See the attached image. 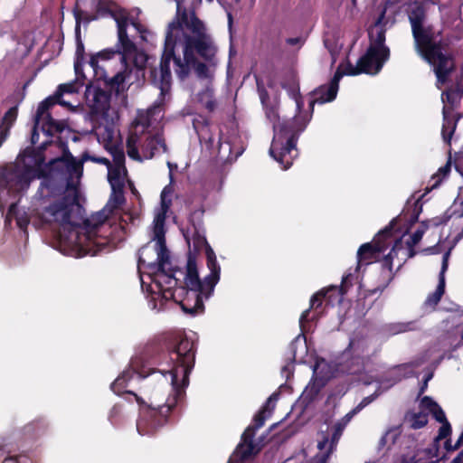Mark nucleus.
<instances>
[{"mask_svg":"<svg viewBox=\"0 0 463 463\" xmlns=\"http://www.w3.org/2000/svg\"><path fill=\"white\" fill-rule=\"evenodd\" d=\"M50 176L41 182L34 196V211L47 223H57L60 240L77 257L96 255L115 249L122 240L120 232H109L103 224L109 214L123 202V190L112 189L104 209L89 221L91 228H78L80 205L78 203V184L83 173V162L65 153L50 161Z\"/></svg>","mask_w":463,"mask_h":463,"instance_id":"f257e3e1","label":"nucleus"},{"mask_svg":"<svg viewBox=\"0 0 463 463\" xmlns=\"http://www.w3.org/2000/svg\"><path fill=\"white\" fill-rule=\"evenodd\" d=\"M208 269L210 273L202 281L199 279L195 260L188 258L186 269H173L171 273H158L154 285L150 286L149 306L159 311L165 303L173 299L179 303L183 311L195 316L203 313V296L209 298L220 280L221 267L213 250H208Z\"/></svg>","mask_w":463,"mask_h":463,"instance_id":"f03ea898","label":"nucleus"},{"mask_svg":"<svg viewBox=\"0 0 463 463\" xmlns=\"http://www.w3.org/2000/svg\"><path fill=\"white\" fill-rule=\"evenodd\" d=\"M170 373L171 371L159 373L154 377L157 386L151 391L150 404L140 409V417L137 422V430L140 435H150L163 424L162 418L175 405L187 386L184 385L181 377L173 384Z\"/></svg>","mask_w":463,"mask_h":463,"instance_id":"7ed1b4c3","label":"nucleus"},{"mask_svg":"<svg viewBox=\"0 0 463 463\" xmlns=\"http://www.w3.org/2000/svg\"><path fill=\"white\" fill-rule=\"evenodd\" d=\"M44 160L41 150L27 148L14 165L4 167L0 172V203H7L8 196L24 192L33 179L43 175Z\"/></svg>","mask_w":463,"mask_h":463,"instance_id":"20e7f679","label":"nucleus"},{"mask_svg":"<svg viewBox=\"0 0 463 463\" xmlns=\"http://www.w3.org/2000/svg\"><path fill=\"white\" fill-rule=\"evenodd\" d=\"M409 20L417 50L433 66L438 81L445 83L454 69L452 58L443 53L442 42L434 41L431 31L423 27L424 12L420 7L411 12Z\"/></svg>","mask_w":463,"mask_h":463,"instance_id":"39448f33","label":"nucleus"},{"mask_svg":"<svg viewBox=\"0 0 463 463\" xmlns=\"http://www.w3.org/2000/svg\"><path fill=\"white\" fill-rule=\"evenodd\" d=\"M185 26L193 36H199L202 33H207L204 24L197 17L194 12H192L188 15L184 9L180 17L169 23L165 33V48L160 60L159 71L156 68H151L150 77L152 81L159 85L161 88V93L165 95L171 89L172 84V74L170 70V63L172 59L175 58V40L173 35L174 31H178Z\"/></svg>","mask_w":463,"mask_h":463,"instance_id":"423d86ee","label":"nucleus"},{"mask_svg":"<svg viewBox=\"0 0 463 463\" xmlns=\"http://www.w3.org/2000/svg\"><path fill=\"white\" fill-rule=\"evenodd\" d=\"M165 225L162 217H157L156 223L153 222L152 241L142 247L138 255V270L140 272L141 287L150 293V286L155 284L158 273H167L170 269L169 252L165 242Z\"/></svg>","mask_w":463,"mask_h":463,"instance_id":"0eeeda50","label":"nucleus"},{"mask_svg":"<svg viewBox=\"0 0 463 463\" xmlns=\"http://www.w3.org/2000/svg\"><path fill=\"white\" fill-rule=\"evenodd\" d=\"M307 124V118H276L269 155L283 169H288L298 156L296 141Z\"/></svg>","mask_w":463,"mask_h":463,"instance_id":"6e6552de","label":"nucleus"},{"mask_svg":"<svg viewBox=\"0 0 463 463\" xmlns=\"http://www.w3.org/2000/svg\"><path fill=\"white\" fill-rule=\"evenodd\" d=\"M149 118H136L132 123L130 135L127 141V151L129 157L142 161L143 159H150L156 154L166 151V146L160 134H147L142 144V155L138 153L137 146L142 141V135L149 127Z\"/></svg>","mask_w":463,"mask_h":463,"instance_id":"1a4fd4ad","label":"nucleus"},{"mask_svg":"<svg viewBox=\"0 0 463 463\" xmlns=\"http://www.w3.org/2000/svg\"><path fill=\"white\" fill-rule=\"evenodd\" d=\"M176 354V363L173 370H171L170 378L173 384L177 383L181 377L184 385H188V376L194 364V341L187 335L179 337L178 343L175 347Z\"/></svg>","mask_w":463,"mask_h":463,"instance_id":"9d476101","label":"nucleus"},{"mask_svg":"<svg viewBox=\"0 0 463 463\" xmlns=\"http://www.w3.org/2000/svg\"><path fill=\"white\" fill-rule=\"evenodd\" d=\"M439 222L435 220L424 222L420 226L413 232L410 239L406 241V245H403L402 239H392L394 244L390 253L386 256L385 261L389 265V269H392V262L394 259H398V266H401L406 260L412 258L415 255L413 248L420 242L424 232L430 226L437 227Z\"/></svg>","mask_w":463,"mask_h":463,"instance_id":"9b49d317","label":"nucleus"},{"mask_svg":"<svg viewBox=\"0 0 463 463\" xmlns=\"http://www.w3.org/2000/svg\"><path fill=\"white\" fill-rule=\"evenodd\" d=\"M136 51V44L129 39L128 32H126L125 22L120 21L118 22L117 44L114 47L106 48L97 53L91 54L89 63L90 67H95L99 60L109 61L117 54L120 55V60L125 62L126 57L134 54Z\"/></svg>","mask_w":463,"mask_h":463,"instance_id":"f8f14e48","label":"nucleus"},{"mask_svg":"<svg viewBox=\"0 0 463 463\" xmlns=\"http://www.w3.org/2000/svg\"><path fill=\"white\" fill-rule=\"evenodd\" d=\"M279 399V394L273 393L268 399L263 409L254 418V426H250L242 434V441L237 448V454L240 455L241 459H245L251 455L258 452V449L253 445L252 439L254 436L255 430L261 428L265 422V420L270 416L274 404Z\"/></svg>","mask_w":463,"mask_h":463,"instance_id":"ddd939ff","label":"nucleus"},{"mask_svg":"<svg viewBox=\"0 0 463 463\" xmlns=\"http://www.w3.org/2000/svg\"><path fill=\"white\" fill-rule=\"evenodd\" d=\"M217 48L210 34L202 33L199 36L184 35V60L195 61V54L208 62H213Z\"/></svg>","mask_w":463,"mask_h":463,"instance_id":"4468645a","label":"nucleus"},{"mask_svg":"<svg viewBox=\"0 0 463 463\" xmlns=\"http://www.w3.org/2000/svg\"><path fill=\"white\" fill-rule=\"evenodd\" d=\"M389 58L390 55L385 57L383 52L369 46L365 53L358 59L355 66L350 62L347 64L345 73L350 76H356L362 73L377 74Z\"/></svg>","mask_w":463,"mask_h":463,"instance_id":"2eb2a0df","label":"nucleus"},{"mask_svg":"<svg viewBox=\"0 0 463 463\" xmlns=\"http://www.w3.org/2000/svg\"><path fill=\"white\" fill-rule=\"evenodd\" d=\"M395 222V220H392L388 227L375 236L373 242L364 243L359 248L357 251L358 269L363 265H368L376 260L378 254L384 251L387 245L392 242L391 236Z\"/></svg>","mask_w":463,"mask_h":463,"instance_id":"dca6fc26","label":"nucleus"},{"mask_svg":"<svg viewBox=\"0 0 463 463\" xmlns=\"http://www.w3.org/2000/svg\"><path fill=\"white\" fill-rule=\"evenodd\" d=\"M335 366L325 359H317L313 367V378L302 393L304 400L312 401L326 383L335 376Z\"/></svg>","mask_w":463,"mask_h":463,"instance_id":"f3484780","label":"nucleus"},{"mask_svg":"<svg viewBox=\"0 0 463 463\" xmlns=\"http://www.w3.org/2000/svg\"><path fill=\"white\" fill-rule=\"evenodd\" d=\"M63 129V125L53 118H34L31 140L33 144L39 143V148L45 147L51 143L52 137Z\"/></svg>","mask_w":463,"mask_h":463,"instance_id":"a211bd4d","label":"nucleus"},{"mask_svg":"<svg viewBox=\"0 0 463 463\" xmlns=\"http://www.w3.org/2000/svg\"><path fill=\"white\" fill-rule=\"evenodd\" d=\"M106 148L113 156V165L109 167V182L111 189L123 190L127 181V169L125 167V155L115 145L105 144Z\"/></svg>","mask_w":463,"mask_h":463,"instance_id":"6ab92c4d","label":"nucleus"},{"mask_svg":"<svg viewBox=\"0 0 463 463\" xmlns=\"http://www.w3.org/2000/svg\"><path fill=\"white\" fill-rule=\"evenodd\" d=\"M87 100L91 101L90 112L88 116H109L110 109L111 93L99 87L88 84L85 90Z\"/></svg>","mask_w":463,"mask_h":463,"instance_id":"aec40b11","label":"nucleus"},{"mask_svg":"<svg viewBox=\"0 0 463 463\" xmlns=\"http://www.w3.org/2000/svg\"><path fill=\"white\" fill-rule=\"evenodd\" d=\"M421 406L423 409L428 410L437 421L441 423L438 435L434 439V442L439 443V440L449 438L452 430L451 426L439 404L431 398L425 396L421 399Z\"/></svg>","mask_w":463,"mask_h":463,"instance_id":"412c9836","label":"nucleus"},{"mask_svg":"<svg viewBox=\"0 0 463 463\" xmlns=\"http://www.w3.org/2000/svg\"><path fill=\"white\" fill-rule=\"evenodd\" d=\"M172 61H174L175 65L177 67L176 73L182 78L188 74L189 66L193 67L199 78L206 79L209 77V68L205 63L198 61L196 57L195 61H189L184 60L183 61L180 57L175 55V58L172 59Z\"/></svg>","mask_w":463,"mask_h":463,"instance_id":"4be33fe9","label":"nucleus"},{"mask_svg":"<svg viewBox=\"0 0 463 463\" xmlns=\"http://www.w3.org/2000/svg\"><path fill=\"white\" fill-rule=\"evenodd\" d=\"M463 98V87L458 84L455 88L449 89L447 91L442 93V101L444 103L443 106V116H463L461 112H456L452 114L458 103Z\"/></svg>","mask_w":463,"mask_h":463,"instance_id":"5701e85b","label":"nucleus"},{"mask_svg":"<svg viewBox=\"0 0 463 463\" xmlns=\"http://www.w3.org/2000/svg\"><path fill=\"white\" fill-rule=\"evenodd\" d=\"M450 254V250L447 251L442 258V265H441V270L439 273V284L437 286V288L435 291L428 296L426 298L424 305L427 308L434 309L436 305L439 302L442 295L445 291V272L448 269V262H449V257Z\"/></svg>","mask_w":463,"mask_h":463,"instance_id":"b1692460","label":"nucleus"},{"mask_svg":"<svg viewBox=\"0 0 463 463\" xmlns=\"http://www.w3.org/2000/svg\"><path fill=\"white\" fill-rule=\"evenodd\" d=\"M56 105L65 108L70 112H75L77 108V105H72L70 101L57 97L54 92L40 102L34 116H52L51 110Z\"/></svg>","mask_w":463,"mask_h":463,"instance_id":"393cba45","label":"nucleus"},{"mask_svg":"<svg viewBox=\"0 0 463 463\" xmlns=\"http://www.w3.org/2000/svg\"><path fill=\"white\" fill-rule=\"evenodd\" d=\"M439 445L433 444L425 449L417 451V453L410 458H402L398 463H439Z\"/></svg>","mask_w":463,"mask_h":463,"instance_id":"a878e982","label":"nucleus"},{"mask_svg":"<svg viewBox=\"0 0 463 463\" xmlns=\"http://www.w3.org/2000/svg\"><path fill=\"white\" fill-rule=\"evenodd\" d=\"M329 89V85H321L312 92L309 93L308 96V108L306 110L307 113L310 115L314 112V106L316 104L323 105L326 102H331L334 99H329V96L327 94V90Z\"/></svg>","mask_w":463,"mask_h":463,"instance_id":"bb28decb","label":"nucleus"},{"mask_svg":"<svg viewBox=\"0 0 463 463\" xmlns=\"http://www.w3.org/2000/svg\"><path fill=\"white\" fill-rule=\"evenodd\" d=\"M75 18V38H76V60L82 61L84 58L85 48L81 40L80 24L83 15V10L75 6L72 10Z\"/></svg>","mask_w":463,"mask_h":463,"instance_id":"cd10ccee","label":"nucleus"},{"mask_svg":"<svg viewBox=\"0 0 463 463\" xmlns=\"http://www.w3.org/2000/svg\"><path fill=\"white\" fill-rule=\"evenodd\" d=\"M96 15L99 16H104V15H109L111 16L117 23V26L118 27V22L124 21L126 24V29L128 25V17L126 15V14L122 11H114L110 8V6L101 1H99L96 6Z\"/></svg>","mask_w":463,"mask_h":463,"instance_id":"c85d7f7f","label":"nucleus"},{"mask_svg":"<svg viewBox=\"0 0 463 463\" xmlns=\"http://www.w3.org/2000/svg\"><path fill=\"white\" fill-rule=\"evenodd\" d=\"M370 45L375 49L383 52L384 56L390 55V49L385 45L386 40V29L383 25H381L373 35V32H369Z\"/></svg>","mask_w":463,"mask_h":463,"instance_id":"c756f323","label":"nucleus"},{"mask_svg":"<svg viewBox=\"0 0 463 463\" xmlns=\"http://www.w3.org/2000/svg\"><path fill=\"white\" fill-rule=\"evenodd\" d=\"M173 195V188L170 185L165 186L161 193V207L158 209L154 217V222L156 223L157 217H162V225H165L166 212L170 207Z\"/></svg>","mask_w":463,"mask_h":463,"instance_id":"7c9ffc66","label":"nucleus"},{"mask_svg":"<svg viewBox=\"0 0 463 463\" xmlns=\"http://www.w3.org/2000/svg\"><path fill=\"white\" fill-rule=\"evenodd\" d=\"M151 58L146 55V53H141V54H138L137 55L135 58H134V65L135 67L137 68V70L138 71H144L146 69L147 70V73H148V81L154 85L155 87L158 88L160 90H161V88L159 85H156L155 84L153 81H152V79L150 77V70L151 68H156L157 71H159V69H160V65L158 67L156 66H154L152 65L150 62H149V60ZM170 91V90H168ZM169 92L165 93V95H163L161 92H160V95L165 98V95H167Z\"/></svg>","mask_w":463,"mask_h":463,"instance_id":"2f4dec72","label":"nucleus"},{"mask_svg":"<svg viewBox=\"0 0 463 463\" xmlns=\"http://www.w3.org/2000/svg\"><path fill=\"white\" fill-rule=\"evenodd\" d=\"M354 414L352 411H349L345 414L340 420H338L334 426V433L332 436V439L329 445L330 450H333L336 443L338 442L343 430L346 427V425L350 422Z\"/></svg>","mask_w":463,"mask_h":463,"instance_id":"473e14b6","label":"nucleus"},{"mask_svg":"<svg viewBox=\"0 0 463 463\" xmlns=\"http://www.w3.org/2000/svg\"><path fill=\"white\" fill-rule=\"evenodd\" d=\"M258 91L260 95V101L265 109L266 116H279L278 105L273 103L269 105L270 102L269 95L268 91L264 89V87H260L258 83Z\"/></svg>","mask_w":463,"mask_h":463,"instance_id":"72a5a7b5","label":"nucleus"},{"mask_svg":"<svg viewBox=\"0 0 463 463\" xmlns=\"http://www.w3.org/2000/svg\"><path fill=\"white\" fill-rule=\"evenodd\" d=\"M427 412L430 411L423 409L420 405V411L407 414L406 419L410 422L411 427L413 429H420L425 426L428 422Z\"/></svg>","mask_w":463,"mask_h":463,"instance_id":"f704fd0d","label":"nucleus"},{"mask_svg":"<svg viewBox=\"0 0 463 463\" xmlns=\"http://www.w3.org/2000/svg\"><path fill=\"white\" fill-rule=\"evenodd\" d=\"M7 218H9V219L14 218L16 221L17 226L21 230H25L29 223V219H28L26 213L24 212H23V213L18 212L16 209V203L14 202H11L9 204Z\"/></svg>","mask_w":463,"mask_h":463,"instance_id":"c9c22d12","label":"nucleus"},{"mask_svg":"<svg viewBox=\"0 0 463 463\" xmlns=\"http://www.w3.org/2000/svg\"><path fill=\"white\" fill-rule=\"evenodd\" d=\"M458 118H443L441 135L446 144H450L457 128Z\"/></svg>","mask_w":463,"mask_h":463,"instance_id":"e433bc0d","label":"nucleus"},{"mask_svg":"<svg viewBox=\"0 0 463 463\" xmlns=\"http://www.w3.org/2000/svg\"><path fill=\"white\" fill-rule=\"evenodd\" d=\"M126 80V75L124 71H118L114 76L109 77L108 80L104 82V87L109 89L108 91H115L117 94L119 93L120 87Z\"/></svg>","mask_w":463,"mask_h":463,"instance_id":"4c0bfd02","label":"nucleus"},{"mask_svg":"<svg viewBox=\"0 0 463 463\" xmlns=\"http://www.w3.org/2000/svg\"><path fill=\"white\" fill-rule=\"evenodd\" d=\"M80 83H79V80H74L71 82L62 83L60 84L55 93L57 94V97H60L61 99H63L64 94H75L78 93L80 89L82 87Z\"/></svg>","mask_w":463,"mask_h":463,"instance_id":"58836bf2","label":"nucleus"},{"mask_svg":"<svg viewBox=\"0 0 463 463\" xmlns=\"http://www.w3.org/2000/svg\"><path fill=\"white\" fill-rule=\"evenodd\" d=\"M208 120L207 118H194L193 126L199 138H206L208 136Z\"/></svg>","mask_w":463,"mask_h":463,"instance_id":"ea45409f","label":"nucleus"},{"mask_svg":"<svg viewBox=\"0 0 463 463\" xmlns=\"http://www.w3.org/2000/svg\"><path fill=\"white\" fill-rule=\"evenodd\" d=\"M131 378V373L128 371L124 372L120 376H118L111 384V390L117 393L120 394L123 392V388L127 385L128 381Z\"/></svg>","mask_w":463,"mask_h":463,"instance_id":"a19ab883","label":"nucleus"},{"mask_svg":"<svg viewBox=\"0 0 463 463\" xmlns=\"http://www.w3.org/2000/svg\"><path fill=\"white\" fill-rule=\"evenodd\" d=\"M328 443V440L326 439H324L323 440L319 441L317 444V449L320 450L321 453L317 454L311 461V463H326L330 453L333 450H330V448L326 451L323 452V450L326 448Z\"/></svg>","mask_w":463,"mask_h":463,"instance_id":"79ce46f5","label":"nucleus"},{"mask_svg":"<svg viewBox=\"0 0 463 463\" xmlns=\"http://www.w3.org/2000/svg\"><path fill=\"white\" fill-rule=\"evenodd\" d=\"M342 76H343V73L340 72L339 71H336V72L335 73V75L331 79V80H330V82L328 84L329 85V89L326 90L327 94L329 96V99H335V97L337 95V91H338L339 80L342 78Z\"/></svg>","mask_w":463,"mask_h":463,"instance_id":"37998d69","label":"nucleus"},{"mask_svg":"<svg viewBox=\"0 0 463 463\" xmlns=\"http://www.w3.org/2000/svg\"><path fill=\"white\" fill-rule=\"evenodd\" d=\"M192 243L196 250L205 248L206 258L208 259V250L210 249L213 250V249L208 245L207 241L203 235L199 233L194 234L192 238Z\"/></svg>","mask_w":463,"mask_h":463,"instance_id":"c03bdc74","label":"nucleus"},{"mask_svg":"<svg viewBox=\"0 0 463 463\" xmlns=\"http://www.w3.org/2000/svg\"><path fill=\"white\" fill-rule=\"evenodd\" d=\"M411 366V364H404V365H401V366H398L397 368L393 369L391 372V374L392 376H397V379L395 381L392 382L391 383L385 385L384 390L390 388L396 381L401 380L402 377L408 376L411 373V372H407L406 370L408 368H410Z\"/></svg>","mask_w":463,"mask_h":463,"instance_id":"a18cd8bd","label":"nucleus"},{"mask_svg":"<svg viewBox=\"0 0 463 463\" xmlns=\"http://www.w3.org/2000/svg\"><path fill=\"white\" fill-rule=\"evenodd\" d=\"M390 328L392 334H400L413 330L415 328V325L413 322L395 323L391 325Z\"/></svg>","mask_w":463,"mask_h":463,"instance_id":"49530a36","label":"nucleus"},{"mask_svg":"<svg viewBox=\"0 0 463 463\" xmlns=\"http://www.w3.org/2000/svg\"><path fill=\"white\" fill-rule=\"evenodd\" d=\"M449 171V165H445L439 169L437 174H435L431 177V181L433 182L431 184V189L436 188L439 184V183L442 181V179L448 175Z\"/></svg>","mask_w":463,"mask_h":463,"instance_id":"de8ad7c7","label":"nucleus"},{"mask_svg":"<svg viewBox=\"0 0 463 463\" xmlns=\"http://www.w3.org/2000/svg\"><path fill=\"white\" fill-rule=\"evenodd\" d=\"M366 347V342L364 340L352 339L349 344L350 350L356 354H363Z\"/></svg>","mask_w":463,"mask_h":463,"instance_id":"09e8293b","label":"nucleus"},{"mask_svg":"<svg viewBox=\"0 0 463 463\" xmlns=\"http://www.w3.org/2000/svg\"><path fill=\"white\" fill-rule=\"evenodd\" d=\"M74 71H75V74H76V79L75 80H79V83H80L81 85H84L85 84V80H86V76L83 72V64H82V61H80V60H76L75 62H74Z\"/></svg>","mask_w":463,"mask_h":463,"instance_id":"8fccbe9b","label":"nucleus"},{"mask_svg":"<svg viewBox=\"0 0 463 463\" xmlns=\"http://www.w3.org/2000/svg\"><path fill=\"white\" fill-rule=\"evenodd\" d=\"M379 395L378 392H375L373 395H369L367 397H364L361 402L351 411L355 415L359 411H361L364 407H366L368 404H370L377 396Z\"/></svg>","mask_w":463,"mask_h":463,"instance_id":"3c124183","label":"nucleus"},{"mask_svg":"<svg viewBox=\"0 0 463 463\" xmlns=\"http://www.w3.org/2000/svg\"><path fill=\"white\" fill-rule=\"evenodd\" d=\"M463 445V432L458 439L457 442L452 445L450 438L446 439V441L444 442V448L447 451H454L459 449Z\"/></svg>","mask_w":463,"mask_h":463,"instance_id":"603ef678","label":"nucleus"},{"mask_svg":"<svg viewBox=\"0 0 463 463\" xmlns=\"http://www.w3.org/2000/svg\"><path fill=\"white\" fill-rule=\"evenodd\" d=\"M91 68L94 71V78L96 80H98V81L101 80L103 82L108 80L109 76H108L106 71L102 67H100L99 65V63H97V66L91 67Z\"/></svg>","mask_w":463,"mask_h":463,"instance_id":"864d4df0","label":"nucleus"},{"mask_svg":"<svg viewBox=\"0 0 463 463\" xmlns=\"http://www.w3.org/2000/svg\"><path fill=\"white\" fill-rule=\"evenodd\" d=\"M221 132H222V137H221V139H220V151H219V153L222 154V151L228 150L229 154H231V152H232V147H231L232 141L230 139L224 140L222 130ZM225 158L226 159H230V155H228Z\"/></svg>","mask_w":463,"mask_h":463,"instance_id":"5fc2aeb1","label":"nucleus"},{"mask_svg":"<svg viewBox=\"0 0 463 463\" xmlns=\"http://www.w3.org/2000/svg\"><path fill=\"white\" fill-rule=\"evenodd\" d=\"M325 293L323 291L315 294L310 299V307L317 308L321 306L322 298H324Z\"/></svg>","mask_w":463,"mask_h":463,"instance_id":"6e6d98bb","label":"nucleus"},{"mask_svg":"<svg viewBox=\"0 0 463 463\" xmlns=\"http://www.w3.org/2000/svg\"><path fill=\"white\" fill-rule=\"evenodd\" d=\"M201 102L203 106L207 109L208 112L212 113L214 111L216 108V101L211 97H207V99L204 101L203 98L201 99Z\"/></svg>","mask_w":463,"mask_h":463,"instance_id":"4d7b16f0","label":"nucleus"},{"mask_svg":"<svg viewBox=\"0 0 463 463\" xmlns=\"http://www.w3.org/2000/svg\"><path fill=\"white\" fill-rule=\"evenodd\" d=\"M82 160H91L93 162L100 163V164L106 165L108 166V168L111 165L109 159H107L105 157H94V156H90L88 155H84L82 157Z\"/></svg>","mask_w":463,"mask_h":463,"instance_id":"13d9d810","label":"nucleus"},{"mask_svg":"<svg viewBox=\"0 0 463 463\" xmlns=\"http://www.w3.org/2000/svg\"><path fill=\"white\" fill-rule=\"evenodd\" d=\"M161 112H164L163 105L156 104V105H154L152 108L148 109L146 116L150 117V116H154L155 114H159Z\"/></svg>","mask_w":463,"mask_h":463,"instance_id":"bf43d9fd","label":"nucleus"},{"mask_svg":"<svg viewBox=\"0 0 463 463\" xmlns=\"http://www.w3.org/2000/svg\"><path fill=\"white\" fill-rule=\"evenodd\" d=\"M286 43L293 46V45H302L304 43V40L301 37H294V38H287Z\"/></svg>","mask_w":463,"mask_h":463,"instance_id":"052dcab7","label":"nucleus"},{"mask_svg":"<svg viewBox=\"0 0 463 463\" xmlns=\"http://www.w3.org/2000/svg\"><path fill=\"white\" fill-rule=\"evenodd\" d=\"M83 13L84 14L82 15L81 23L84 22L85 24H90L91 21L98 19V15H96V14L90 15L84 11H83Z\"/></svg>","mask_w":463,"mask_h":463,"instance_id":"680f3d73","label":"nucleus"},{"mask_svg":"<svg viewBox=\"0 0 463 463\" xmlns=\"http://www.w3.org/2000/svg\"><path fill=\"white\" fill-rule=\"evenodd\" d=\"M17 113H18V106L17 105H14V106L10 107L5 111L4 116H17Z\"/></svg>","mask_w":463,"mask_h":463,"instance_id":"e2e57ef3","label":"nucleus"},{"mask_svg":"<svg viewBox=\"0 0 463 463\" xmlns=\"http://www.w3.org/2000/svg\"><path fill=\"white\" fill-rule=\"evenodd\" d=\"M308 313H309V310H306L302 313L300 318H299V324H300V326L303 328L304 327V323L307 320V316H308Z\"/></svg>","mask_w":463,"mask_h":463,"instance_id":"0e129e2a","label":"nucleus"},{"mask_svg":"<svg viewBox=\"0 0 463 463\" xmlns=\"http://www.w3.org/2000/svg\"><path fill=\"white\" fill-rule=\"evenodd\" d=\"M450 463H463V450Z\"/></svg>","mask_w":463,"mask_h":463,"instance_id":"69168bd1","label":"nucleus"},{"mask_svg":"<svg viewBox=\"0 0 463 463\" xmlns=\"http://www.w3.org/2000/svg\"><path fill=\"white\" fill-rule=\"evenodd\" d=\"M104 141L112 142L113 139V132L110 130L107 131V136L102 137Z\"/></svg>","mask_w":463,"mask_h":463,"instance_id":"338daca9","label":"nucleus"},{"mask_svg":"<svg viewBox=\"0 0 463 463\" xmlns=\"http://www.w3.org/2000/svg\"><path fill=\"white\" fill-rule=\"evenodd\" d=\"M457 334L460 335V341L455 345L456 346L463 345V328L457 329Z\"/></svg>","mask_w":463,"mask_h":463,"instance_id":"774afa93","label":"nucleus"}]
</instances>
